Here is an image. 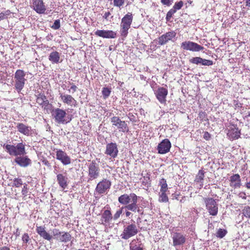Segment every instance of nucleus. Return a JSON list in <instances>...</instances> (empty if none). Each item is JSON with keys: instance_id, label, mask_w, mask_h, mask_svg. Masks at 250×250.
Instances as JSON below:
<instances>
[{"instance_id": "obj_1", "label": "nucleus", "mask_w": 250, "mask_h": 250, "mask_svg": "<svg viewBox=\"0 0 250 250\" xmlns=\"http://www.w3.org/2000/svg\"><path fill=\"white\" fill-rule=\"evenodd\" d=\"M138 198V197L134 193L124 194L119 197L118 201L120 204L125 205L124 207L125 209L142 215L144 213L143 209L137 204Z\"/></svg>"}, {"instance_id": "obj_2", "label": "nucleus", "mask_w": 250, "mask_h": 250, "mask_svg": "<svg viewBox=\"0 0 250 250\" xmlns=\"http://www.w3.org/2000/svg\"><path fill=\"white\" fill-rule=\"evenodd\" d=\"M52 115L55 121L58 124H66L69 123L71 120V118L66 116V111L59 108H57L53 110Z\"/></svg>"}, {"instance_id": "obj_3", "label": "nucleus", "mask_w": 250, "mask_h": 250, "mask_svg": "<svg viewBox=\"0 0 250 250\" xmlns=\"http://www.w3.org/2000/svg\"><path fill=\"white\" fill-rule=\"evenodd\" d=\"M3 147L10 155L17 157L26 154L25 145L22 143H19L16 146L4 144Z\"/></svg>"}, {"instance_id": "obj_4", "label": "nucleus", "mask_w": 250, "mask_h": 250, "mask_svg": "<svg viewBox=\"0 0 250 250\" xmlns=\"http://www.w3.org/2000/svg\"><path fill=\"white\" fill-rule=\"evenodd\" d=\"M26 73L22 70H17L14 75L15 79V88L18 91L20 92L24 86V84L26 81L25 78Z\"/></svg>"}, {"instance_id": "obj_5", "label": "nucleus", "mask_w": 250, "mask_h": 250, "mask_svg": "<svg viewBox=\"0 0 250 250\" xmlns=\"http://www.w3.org/2000/svg\"><path fill=\"white\" fill-rule=\"evenodd\" d=\"M88 182L97 179L100 175V168L95 161H92L88 165Z\"/></svg>"}, {"instance_id": "obj_6", "label": "nucleus", "mask_w": 250, "mask_h": 250, "mask_svg": "<svg viewBox=\"0 0 250 250\" xmlns=\"http://www.w3.org/2000/svg\"><path fill=\"white\" fill-rule=\"evenodd\" d=\"M138 232L137 226L134 223H132L124 227L120 236L123 239L127 240L136 235Z\"/></svg>"}, {"instance_id": "obj_7", "label": "nucleus", "mask_w": 250, "mask_h": 250, "mask_svg": "<svg viewBox=\"0 0 250 250\" xmlns=\"http://www.w3.org/2000/svg\"><path fill=\"white\" fill-rule=\"evenodd\" d=\"M132 20L133 17L131 13L126 14L122 19L120 32L122 36L126 37L127 36L128 30L130 27Z\"/></svg>"}, {"instance_id": "obj_8", "label": "nucleus", "mask_w": 250, "mask_h": 250, "mask_svg": "<svg viewBox=\"0 0 250 250\" xmlns=\"http://www.w3.org/2000/svg\"><path fill=\"white\" fill-rule=\"evenodd\" d=\"M206 208L209 215L216 216L218 211V204L212 198H206L204 199Z\"/></svg>"}, {"instance_id": "obj_9", "label": "nucleus", "mask_w": 250, "mask_h": 250, "mask_svg": "<svg viewBox=\"0 0 250 250\" xmlns=\"http://www.w3.org/2000/svg\"><path fill=\"white\" fill-rule=\"evenodd\" d=\"M111 122L113 127H116L119 131L125 132L128 131L127 124L125 121H121L119 117L114 116L111 118Z\"/></svg>"}, {"instance_id": "obj_10", "label": "nucleus", "mask_w": 250, "mask_h": 250, "mask_svg": "<svg viewBox=\"0 0 250 250\" xmlns=\"http://www.w3.org/2000/svg\"><path fill=\"white\" fill-rule=\"evenodd\" d=\"M176 33L174 31H170L163 34L158 38L159 45L166 44L169 42H174Z\"/></svg>"}, {"instance_id": "obj_11", "label": "nucleus", "mask_w": 250, "mask_h": 250, "mask_svg": "<svg viewBox=\"0 0 250 250\" xmlns=\"http://www.w3.org/2000/svg\"><path fill=\"white\" fill-rule=\"evenodd\" d=\"M181 47L184 50H189L193 52H198L204 49V47L197 43L191 41L183 42L181 43Z\"/></svg>"}, {"instance_id": "obj_12", "label": "nucleus", "mask_w": 250, "mask_h": 250, "mask_svg": "<svg viewBox=\"0 0 250 250\" xmlns=\"http://www.w3.org/2000/svg\"><path fill=\"white\" fill-rule=\"evenodd\" d=\"M173 240L172 245L177 248L183 245L187 240V235L180 232H174L172 236Z\"/></svg>"}, {"instance_id": "obj_13", "label": "nucleus", "mask_w": 250, "mask_h": 250, "mask_svg": "<svg viewBox=\"0 0 250 250\" xmlns=\"http://www.w3.org/2000/svg\"><path fill=\"white\" fill-rule=\"evenodd\" d=\"M118 146L115 143H110L106 145L104 153L112 158H115L118 154Z\"/></svg>"}, {"instance_id": "obj_14", "label": "nucleus", "mask_w": 250, "mask_h": 250, "mask_svg": "<svg viewBox=\"0 0 250 250\" xmlns=\"http://www.w3.org/2000/svg\"><path fill=\"white\" fill-rule=\"evenodd\" d=\"M154 94L159 102L162 104H165L166 103V97L168 94L167 89L160 87L154 91Z\"/></svg>"}, {"instance_id": "obj_15", "label": "nucleus", "mask_w": 250, "mask_h": 250, "mask_svg": "<svg viewBox=\"0 0 250 250\" xmlns=\"http://www.w3.org/2000/svg\"><path fill=\"white\" fill-rule=\"evenodd\" d=\"M110 186V181L106 179H104L97 184L96 191L99 194H103L109 189Z\"/></svg>"}, {"instance_id": "obj_16", "label": "nucleus", "mask_w": 250, "mask_h": 250, "mask_svg": "<svg viewBox=\"0 0 250 250\" xmlns=\"http://www.w3.org/2000/svg\"><path fill=\"white\" fill-rule=\"evenodd\" d=\"M171 145L169 140L167 139L163 140L157 146V150L159 154H164L169 151Z\"/></svg>"}, {"instance_id": "obj_17", "label": "nucleus", "mask_w": 250, "mask_h": 250, "mask_svg": "<svg viewBox=\"0 0 250 250\" xmlns=\"http://www.w3.org/2000/svg\"><path fill=\"white\" fill-rule=\"evenodd\" d=\"M56 159L63 165H68L71 163V159L66 153L62 150L59 149L56 151Z\"/></svg>"}, {"instance_id": "obj_18", "label": "nucleus", "mask_w": 250, "mask_h": 250, "mask_svg": "<svg viewBox=\"0 0 250 250\" xmlns=\"http://www.w3.org/2000/svg\"><path fill=\"white\" fill-rule=\"evenodd\" d=\"M16 125L17 130L21 133L27 136H31L32 134V130L31 126L21 123H16Z\"/></svg>"}, {"instance_id": "obj_19", "label": "nucleus", "mask_w": 250, "mask_h": 250, "mask_svg": "<svg viewBox=\"0 0 250 250\" xmlns=\"http://www.w3.org/2000/svg\"><path fill=\"white\" fill-rule=\"evenodd\" d=\"M95 34L103 38L113 39L116 37V33L112 30H98Z\"/></svg>"}, {"instance_id": "obj_20", "label": "nucleus", "mask_w": 250, "mask_h": 250, "mask_svg": "<svg viewBox=\"0 0 250 250\" xmlns=\"http://www.w3.org/2000/svg\"><path fill=\"white\" fill-rule=\"evenodd\" d=\"M15 162L21 167H27L31 163V160L27 156L20 155L16 157Z\"/></svg>"}, {"instance_id": "obj_21", "label": "nucleus", "mask_w": 250, "mask_h": 250, "mask_svg": "<svg viewBox=\"0 0 250 250\" xmlns=\"http://www.w3.org/2000/svg\"><path fill=\"white\" fill-rule=\"evenodd\" d=\"M33 7L34 10L39 14H43L46 10V7L43 0H33Z\"/></svg>"}, {"instance_id": "obj_22", "label": "nucleus", "mask_w": 250, "mask_h": 250, "mask_svg": "<svg viewBox=\"0 0 250 250\" xmlns=\"http://www.w3.org/2000/svg\"><path fill=\"white\" fill-rule=\"evenodd\" d=\"M60 97L64 104L71 106L76 104V100L70 95L60 94Z\"/></svg>"}, {"instance_id": "obj_23", "label": "nucleus", "mask_w": 250, "mask_h": 250, "mask_svg": "<svg viewBox=\"0 0 250 250\" xmlns=\"http://www.w3.org/2000/svg\"><path fill=\"white\" fill-rule=\"evenodd\" d=\"M112 219V214L110 210H105L102 214L100 223L104 226H106Z\"/></svg>"}, {"instance_id": "obj_24", "label": "nucleus", "mask_w": 250, "mask_h": 250, "mask_svg": "<svg viewBox=\"0 0 250 250\" xmlns=\"http://www.w3.org/2000/svg\"><path fill=\"white\" fill-rule=\"evenodd\" d=\"M230 186L234 188H239L241 186V179L238 174H233L230 177Z\"/></svg>"}, {"instance_id": "obj_25", "label": "nucleus", "mask_w": 250, "mask_h": 250, "mask_svg": "<svg viewBox=\"0 0 250 250\" xmlns=\"http://www.w3.org/2000/svg\"><path fill=\"white\" fill-rule=\"evenodd\" d=\"M36 102L44 109H48L49 101L44 95L40 94L37 97Z\"/></svg>"}, {"instance_id": "obj_26", "label": "nucleus", "mask_w": 250, "mask_h": 250, "mask_svg": "<svg viewBox=\"0 0 250 250\" xmlns=\"http://www.w3.org/2000/svg\"><path fill=\"white\" fill-rule=\"evenodd\" d=\"M68 178L62 174H58L57 175V181L61 188L64 189L68 185Z\"/></svg>"}, {"instance_id": "obj_27", "label": "nucleus", "mask_w": 250, "mask_h": 250, "mask_svg": "<svg viewBox=\"0 0 250 250\" xmlns=\"http://www.w3.org/2000/svg\"><path fill=\"white\" fill-rule=\"evenodd\" d=\"M37 232L43 239L50 241L52 238V235H50L45 230V228L42 226H37L36 228Z\"/></svg>"}, {"instance_id": "obj_28", "label": "nucleus", "mask_w": 250, "mask_h": 250, "mask_svg": "<svg viewBox=\"0 0 250 250\" xmlns=\"http://www.w3.org/2000/svg\"><path fill=\"white\" fill-rule=\"evenodd\" d=\"M60 55L57 51H53L49 54L48 60L52 63H58L60 62Z\"/></svg>"}, {"instance_id": "obj_29", "label": "nucleus", "mask_w": 250, "mask_h": 250, "mask_svg": "<svg viewBox=\"0 0 250 250\" xmlns=\"http://www.w3.org/2000/svg\"><path fill=\"white\" fill-rule=\"evenodd\" d=\"M240 130L238 128L234 127L230 130L228 133L229 137L232 139H238L240 135Z\"/></svg>"}, {"instance_id": "obj_30", "label": "nucleus", "mask_w": 250, "mask_h": 250, "mask_svg": "<svg viewBox=\"0 0 250 250\" xmlns=\"http://www.w3.org/2000/svg\"><path fill=\"white\" fill-rule=\"evenodd\" d=\"M71 238V236L69 233L62 232V235L60 237L59 241L62 242L66 243L70 240Z\"/></svg>"}, {"instance_id": "obj_31", "label": "nucleus", "mask_w": 250, "mask_h": 250, "mask_svg": "<svg viewBox=\"0 0 250 250\" xmlns=\"http://www.w3.org/2000/svg\"><path fill=\"white\" fill-rule=\"evenodd\" d=\"M159 186L161 187L160 191L161 192H166L167 190V183L166 180L162 178L160 180L159 182Z\"/></svg>"}, {"instance_id": "obj_32", "label": "nucleus", "mask_w": 250, "mask_h": 250, "mask_svg": "<svg viewBox=\"0 0 250 250\" xmlns=\"http://www.w3.org/2000/svg\"><path fill=\"white\" fill-rule=\"evenodd\" d=\"M204 178V172L202 170H200L197 175L196 177L195 181L196 182H201Z\"/></svg>"}, {"instance_id": "obj_33", "label": "nucleus", "mask_w": 250, "mask_h": 250, "mask_svg": "<svg viewBox=\"0 0 250 250\" xmlns=\"http://www.w3.org/2000/svg\"><path fill=\"white\" fill-rule=\"evenodd\" d=\"M125 209V208L122 207L119 209L117 210L116 213L114 214L113 218L114 220L118 219L122 214L124 210Z\"/></svg>"}, {"instance_id": "obj_34", "label": "nucleus", "mask_w": 250, "mask_h": 250, "mask_svg": "<svg viewBox=\"0 0 250 250\" xmlns=\"http://www.w3.org/2000/svg\"><path fill=\"white\" fill-rule=\"evenodd\" d=\"M227 233L226 230L219 229L216 232V236L218 238H222L226 235Z\"/></svg>"}, {"instance_id": "obj_35", "label": "nucleus", "mask_w": 250, "mask_h": 250, "mask_svg": "<svg viewBox=\"0 0 250 250\" xmlns=\"http://www.w3.org/2000/svg\"><path fill=\"white\" fill-rule=\"evenodd\" d=\"M161 194L160 195L159 200L162 202H167L168 200V197L166 195V192H161Z\"/></svg>"}, {"instance_id": "obj_36", "label": "nucleus", "mask_w": 250, "mask_h": 250, "mask_svg": "<svg viewBox=\"0 0 250 250\" xmlns=\"http://www.w3.org/2000/svg\"><path fill=\"white\" fill-rule=\"evenodd\" d=\"M111 93V90L107 87H104L102 90V94L104 99L107 98L109 96Z\"/></svg>"}, {"instance_id": "obj_37", "label": "nucleus", "mask_w": 250, "mask_h": 250, "mask_svg": "<svg viewBox=\"0 0 250 250\" xmlns=\"http://www.w3.org/2000/svg\"><path fill=\"white\" fill-rule=\"evenodd\" d=\"M242 213L246 217H250V207L249 206L245 207L242 210Z\"/></svg>"}, {"instance_id": "obj_38", "label": "nucleus", "mask_w": 250, "mask_h": 250, "mask_svg": "<svg viewBox=\"0 0 250 250\" xmlns=\"http://www.w3.org/2000/svg\"><path fill=\"white\" fill-rule=\"evenodd\" d=\"M201 58L200 57H194L191 59L189 60L190 62L195 64H201Z\"/></svg>"}, {"instance_id": "obj_39", "label": "nucleus", "mask_w": 250, "mask_h": 250, "mask_svg": "<svg viewBox=\"0 0 250 250\" xmlns=\"http://www.w3.org/2000/svg\"><path fill=\"white\" fill-rule=\"evenodd\" d=\"M183 5V2L182 1H180L178 2H176L174 4L172 9L175 10L176 12L177 10L180 9Z\"/></svg>"}, {"instance_id": "obj_40", "label": "nucleus", "mask_w": 250, "mask_h": 250, "mask_svg": "<svg viewBox=\"0 0 250 250\" xmlns=\"http://www.w3.org/2000/svg\"><path fill=\"white\" fill-rule=\"evenodd\" d=\"M201 64L203 65L209 66L213 64V62L211 60L201 58Z\"/></svg>"}, {"instance_id": "obj_41", "label": "nucleus", "mask_w": 250, "mask_h": 250, "mask_svg": "<svg viewBox=\"0 0 250 250\" xmlns=\"http://www.w3.org/2000/svg\"><path fill=\"white\" fill-rule=\"evenodd\" d=\"M13 185L18 188L22 185V181L21 179L19 178H15L13 181Z\"/></svg>"}, {"instance_id": "obj_42", "label": "nucleus", "mask_w": 250, "mask_h": 250, "mask_svg": "<svg viewBox=\"0 0 250 250\" xmlns=\"http://www.w3.org/2000/svg\"><path fill=\"white\" fill-rule=\"evenodd\" d=\"M125 3V0H113V3L115 6L120 7Z\"/></svg>"}, {"instance_id": "obj_43", "label": "nucleus", "mask_w": 250, "mask_h": 250, "mask_svg": "<svg viewBox=\"0 0 250 250\" xmlns=\"http://www.w3.org/2000/svg\"><path fill=\"white\" fill-rule=\"evenodd\" d=\"M51 27L54 29H58L60 27V20H56Z\"/></svg>"}, {"instance_id": "obj_44", "label": "nucleus", "mask_w": 250, "mask_h": 250, "mask_svg": "<svg viewBox=\"0 0 250 250\" xmlns=\"http://www.w3.org/2000/svg\"><path fill=\"white\" fill-rule=\"evenodd\" d=\"M133 242V241L130 244V250H143L142 248L137 245H134Z\"/></svg>"}, {"instance_id": "obj_45", "label": "nucleus", "mask_w": 250, "mask_h": 250, "mask_svg": "<svg viewBox=\"0 0 250 250\" xmlns=\"http://www.w3.org/2000/svg\"><path fill=\"white\" fill-rule=\"evenodd\" d=\"M176 12L175 10L173 9L172 8L170 9L167 13L166 19L168 20L170 19L172 15Z\"/></svg>"}, {"instance_id": "obj_46", "label": "nucleus", "mask_w": 250, "mask_h": 250, "mask_svg": "<svg viewBox=\"0 0 250 250\" xmlns=\"http://www.w3.org/2000/svg\"><path fill=\"white\" fill-rule=\"evenodd\" d=\"M30 240L29 236L28 234L26 233H25L22 237V240L23 243H27Z\"/></svg>"}, {"instance_id": "obj_47", "label": "nucleus", "mask_w": 250, "mask_h": 250, "mask_svg": "<svg viewBox=\"0 0 250 250\" xmlns=\"http://www.w3.org/2000/svg\"><path fill=\"white\" fill-rule=\"evenodd\" d=\"M70 85H71L70 89H69V92H71V90H72V93H73L76 91L77 89V87L73 83H70Z\"/></svg>"}, {"instance_id": "obj_48", "label": "nucleus", "mask_w": 250, "mask_h": 250, "mask_svg": "<svg viewBox=\"0 0 250 250\" xmlns=\"http://www.w3.org/2000/svg\"><path fill=\"white\" fill-rule=\"evenodd\" d=\"M161 1L163 4L169 6L173 2V0H161Z\"/></svg>"}, {"instance_id": "obj_49", "label": "nucleus", "mask_w": 250, "mask_h": 250, "mask_svg": "<svg viewBox=\"0 0 250 250\" xmlns=\"http://www.w3.org/2000/svg\"><path fill=\"white\" fill-rule=\"evenodd\" d=\"M125 215L126 217L129 218H131L133 216V213L131 212V211L130 210L125 209Z\"/></svg>"}, {"instance_id": "obj_50", "label": "nucleus", "mask_w": 250, "mask_h": 250, "mask_svg": "<svg viewBox=\"0 0 250 250\" xmlns=\"http://www.w3.org/2000/svg\"><path fill=\"white\" fill-rule=\"evenodd\" d=\"M203 137L206 140H208L210 137V135L208 132H205L204 133Z\"/></svg>"}, {"instance_id": "obj_51", "label": "nucleus", "mask_w": 250, "mask_h": 250, "mask_svg": "<svg viewBox=\"0 0 250 250\" xmlns=\"http://www.w3.org/2000/svg\"><path fill=\"white\" fill-rule=\"evenodd\" d=\"M21 193H22V195H26L27 193V188H26V186H23L22 191H21Z\"/></svg>"}, {"instance_id": "obj_52", "label": "nucleus", "mask_w": 250, "mask_h": 250, "mask_svg": "<svg viewBox=\"0 0 250 250\" xmlns=\"http://www.w3.org/2000/svg\"><path fill=\"white\" fill-rule=\"evenodd\" d=\"M239 197L242 198L243 199H246V195L245 193H244V192H240L239 194Z\"/></svg>"}, {"instance_id": "obj_53", "label": "nucleus", "mask_w": 250, "mask_h": 250, "mask_svg": "<svg viewBox=\"0 0 250 250\" xmlns=\"http://www.w3.org/2000/svg\"><path fill=\"white\" fill-rule=\"evenodd\" d=\"M62 233V232L59 231V233H58L57 235L54 236L55 238L59 241L60 237L61 236Z\"/></svg>"}, {"instance_id": "obj_54", "label": "nucleus", "mask_w": 250, "mask_h": 250, "mask_svg": "<svg viewBox=\"0 0 250 250\" xmlns=\"http://www.w3.org/2000/svg\"><path fill=\"white\" fill-rule=\"evenodd\" d=\"M62 233V232L59 231V233H58L57 235L54 236L55 238L59 241L60 237L61 236Z\"/></svg>"}, {"instance_id": "obj_55", "label": "nucleus", "mask_w": 250, "mask_h": 250, "mask_svg": "<svg viewBox=\"0 0 250 250\" xmlns=\"http://www.w3.org/2000/svg\"><path fill=\"white\" fill-rule=\"evenodd\" d=\"M59 231H60L58 229H53L52 234H53V236H55V235H56L58 233H59Z\"/></svg>"}, {"instance_id": "obj_56", "label": "nucleus", "mask_w": 250, "mask_h": 250, "mask_svg": "<svg viewBox=\"0 0 250 250\" xmlns=\"http://www.w3.org/2000/svg\"><path fill=\"white\" fill-rule=\"evenodd\" d=\"M5 18V14L4 13H0V21L3 20Z\"/></svg>"}, {"instance_id": "obj_57", "label": "nucleus", "mask_w": 250, "mask_h": 250, "mask_svg": "<svg viewBox=\"0 0 250 250\" xmlns=\"http://www.w3.org/2000/svg\"><path fill=\"white\" fill-rule=\"evenodd\" d=\"M110 15V13L109 12H105L103 16V17L107 20L108 19V17H109V16Z\"/></svg>"}, {"instance_id": "obj_58", "label": "nucleus", "mask_w": 250, "mask_h": 250, "mask_svg": "<svg viewBox=\"0 0 250 250\" xmlns=\"http://www.w3.org/2000/svg\"><path fill=\"white\" fill-rule=\"evenodd\" d=\"M14 234L16 237H19L20 235V231L19 229H17L16 231Z\"/></svg>"}, {"instance_id": "obj_59", "label": "nucleus", "mask_w": 250, "mask_h": 250, "mask_svg": "<svg viewBox=\"0 0 250 250\" xmlns=\"http://www.w3.org/2000/svg\"><path fill=\"white\" fill-rule=\"evenodd\" d=\"M0 250H10V249L7 247H3L0 249Z\"/></svg>"}, {"instance_id": "obj_60", "label": "nucleus", "mask_w": 250, "mask_h": 250, "mask_svg": "<svg viewBox=\"0 0 250 250\" xmlns=\"http://www.w3.org/2000/svg\"><path fill=\"white\" fill-rule=\"evenodd\" d=\"M246 187H247V188L250 189V181L249 182H247L246 184Z\"/></svg>"}, {"instance_id": "obj_61", "label": "nucleus", "mask_w": 250, "mask_h": 250, "mask_svg": "<svg viewBox=\"0 0 250 250\" xmlns=\"http://www.w3.org/2000/svg\"><path fill=\"white\" fill-rule=\"evenodd\" d=\"M246 6H250V0H246Z\"/></svg>"}, {"instance_id": "obj_62", "label": "nucleus", "mask_w": 250, "mask_h": 250, "mask_svg": "<svg viewBox=\"0 0 250 250\" xmlns=\"http://www.w3.org/2000/svg\"><path fill=\"white\" fill-rule=\"evenodd\" d=\"M44 164L47 166H50V164L48 162V161H43Z\"/></svg>"}, {"instance_id": "obj_63", "label": "nucleus", "mask_w": 250, "mask_h": 250, "mask_svg": "<svg viewBox=\"0 0 250 250\" xmlns=\"http://www.w3.org/2000/svg\"><path fill=\"white\" fill-rule=\"evenodd\" d=\"M10 12L9 10H7L4 14H5V16L7 15H9Z\"/></svg>"}, {"instance_id": "obj_64", "label": "nucleus", "mask_w": 250, "mask_h": 250, "mask_svg": "<svg viewBox=\"0 0 250 250\" xmlns=\"http://www.w3.org/2000/svg\"><path fill=\"white\" fill-rule=\"evenodd\" d=\"M144 179L145 180H146V179H148V180H149V178H148V177H146V178H145V177H144Z\"/></svg>"}]
</instances>
